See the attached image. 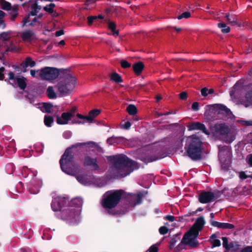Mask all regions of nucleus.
Listing matches in <instances>:
<instances>
[{
  "label": "nucleus",
  "mask_w": 252,
  "mask_h": 252,
  "mask_svg": "<svg viewBox=\"0 0 252 252\" xmlns=\"http://www.w3.org/2000/svg\"><path fill=\"white\" fill-rule=\"evenodd\" d=\"M204 220L202 217L198 218L189 231L186 233L179 247L183 246L184 244L189 245L191 248L197 247L198 243L196 238L198 235L199 231L201 230L204 224Z\"/></svg>",
  "instance_id": "f257e3e1"
},
{
  "label": "nucleus",
  "mask_w": 252,
  "mask_h": 252,
  "mask_svg": "<svg viewBox=\"0 0 252 252\" xmlns=\"http://www.w3.org/2000/svg\"><path fill=\"white\" fill-rule=\"evenodd\" d=\"M187 155L193 160L201 158L202 142L201 139L195 135L187 138L185 147Z\"/></svg>",
  "instance_id": "f03ea898"
},
{
  "label": "nucleus",
  "mask_w": 252,
  "mask_h": 252,
  "mask_svg": "<svg viewBox=\"0 0 252 252\" xmlns=\"http://www.w3.org/2000/svg\"><path fill=\"white\" fill-rule=\"evenodd\" d=\"M115 170L121 177L128 175L132 171L133 162L125 156H119L114 158Z\"/></svg>",
  "instance_id": "7ed1b4c3"
},
{
  "label": "nucleus",
  "mask_w": 252,
  "mask_h": 252,
  "mask_svg": "<svg viewBox=\"0 0 252 252\" xmlns=\"http://www.w3.org/2000/svg\"><path fill=\"white\" fill-rule=\"evenodd\" d=\"M125 196V192L122 189L108 191L103 196L101 202L102 205L105 208H113Z\"/></svg>",
  "instance_id": "20e7f679"
},
{
  "label": "nucleus",
  "mask_w": 252,
  "mask_h": 252,
  "mask_svg": "<svg viewBox=\"0 0 252 252\" xmlns=\"http://www.w3.org/2000/svg\"><path fill=\"white\" fill-rule=\"evenodd\" d=\"M78 81L69 68L64 69V96L71 95L76 90Z\"/></svg>",
  "instance_id": "39448f33"
},
{
  "label": "nucleus",
  "mask_w": 252,
  "mask_h": 252,
  "mask_svg": "<svg viewBox=\"0 0 252 252\" xmlns=\"http://www.w3.org/2000/svg\"><path fill=\"white\" fill-rule=\"evenodd\" d=\"M39 76L42 80L51 82L57 79L59 74V70L58 68L53 67L46 66L38 70Z\"/></svg>",
  "instance_id": "423d86ee"
},
{
  "label": "nucleus",
  "mask_w": 252,
  "mask_h": 252,
  "mask_svg": "<svg viewBox=\"0 0 252 252\" xmlns=\"http://www.w3.org/2000/svg\"><path fill=\"white\" fill-rule=\"evenodd\" d=\"M8 75L9 84L11 85L14 88L16 87L17 86L22 90L25 89L27 87V83L26 82V78L25 77L23 76L21 77H16L14 73L11 71L8 73Z\"/></svg>",
  "instance_id": "0eeeda50"
},
{
  "label": "nucleus",
  "mask_w": 252,
  "mask_h": 252,
  "mask_svg": "<svg viewBox=\"0 0 252 252\" xmlns=\"http://www.w3.org/2000/svg\"><path fill=\"white\" fill-rule=\"evenodd\" d=\"M53 200L51 203V208L53 211L56 213L57 217L61 219H63V214L62 209V204L63 203V197L53 196Z\"/></svg>",
  "instance_id": "6e6552de"
},
{
  "label": "nucleus",
  "mask_w": 252,
  "mask_h": 252,
  "mask_svg": "<svg viewBox=\"0 0 252 252\" xmlns=\"http://www.w3.org/2000/svg\"><path fill=\"white\" fill-rule=\"evenodd\" d=\"M213 129L217 134L222 135L227 134L229 131L228 126L222 123L216 124L213 127Z\"/></svg>",
  "instance_id": "1a4fd4ad"
},
{
  "label": "nucleus",
  "mask_w": 252,
  "mask_h": 252,
  "mask_svg": "<svg viewBox=\"0 0 252 252\" xmlns=\"http://www.w3.org/2000/svg\"><path fill=\"white\" fill-rule=\"evenodd\" d=\"M214 194L211 192H204L199 194V200L202 203H207L213 200Z\"/></svg>",
  "instance_id": "9d476101"
},
{
  "label": "nucleus",
  "mask_w": 252,
  "mask_h": 252,
  "mask_svg": "<svg viewBox=\"0 0 252 252\" xmlns=\"http://www.w3.org/2000/svg\"><path fill=\"white\" fill-rule=\"evenodd\" d=\"M42 181L41 180H37L36 182L32 180L30 186L29 187V191L32 194H36L39 191V188L41 187Z\"/></svg>",
  "instance_id": "9b49d317"
},
{
  "label": "nucleus",
  "mask_w": 252,
  "mask_h": 252,
  "mask_svg": "<svg viewBox=\"0 0 252 252\" xmlns=\"http://www.w3.org/2000/svg\"><path fill=\"white\" fill-rule=\"evenodd\" d=\"M189 130H201L206 134H210L205 125L199 122H195L190 124L189 126Z\"/></svg>",
  "instance_id": "f8f14e48"
},
{
  "label": "nucleus",
  "mask_w": 252,
  "mask_h": 252,
  "mask_svg": "<svg viewBox=\"0 0 252 252\" xmlns=\"http://www.w3.org/2000/svg\"><path fill=\"white\" fill-rule=\"evenodd\" d=\"M76 111V107H73L70 110H66V112H64V125L69 123V121L74 117Z\"/></svg>",
  "instance_id": "ddd939ff"
},
{
  "label": "nucleus",
  "mask_w": 252,
  "mask_h": 252,
  "mask_svg": "<svg viewBox=\"0 0 252 252\" xmlns=\"http://www.w3.org/2000/svg\"><path fill=\"white\" fill-rule=\"evenodd\" d=\"M36 64L35 61H32L30 57H27L24 61H23L20 64L21 66L22 67L23 72H27V67L30 66L31 67H34Z\"/></svg>",
  "instance_id": "4468645a"
},
{
  "label": "nucleus",
  "mask_w": 252,
  "mask_h": 252,
  "mask_svg": "<svg viewBox=\"0 0 252 252\" xmlns=\"http://www.w3.org/2000/svg\"><path fill=\"white\" fill-rule=\"evenodd\" d=\"M84 164L86 165L90 166L93 170H96L98 169V165L96 163L95 158H91L90 157H87L84 159Z\"/></svg>",
  "instance_id": "2eb2a0df"
},
{
  "label": "nucleus",
  "mask_w": 252,
  "mask_h": 252,
  "mask_svg": "<svg viewBox=\"0 0 252 252\" xmlns=\"http://www.w3.org/2000/svg\"><path fill=\"white\" fill-rule=\"evenodd\" d=\"M211 224L215 226L220 228L223 229H232L234 227V225L230 223L220 222L218 221L212 220Z\"/></svg>",
  "instance_id": "dca6fc26"
},
{
  "label": "nucleus",
  "mask_w": 252,
  "mask_h": 252,
  "mask_svg": "<svg viewBox=\"0 0 252 252\" xmlns=\"http://www.w3.org/2000/svg\"><path fill=\"white\" fill-rule=\"evenodd\" d=\"M216 112L224 115H228L230 111L226 106L222 104H217L215 107Z\"/></svg>",
  "instance_id": "f3484780"
},
{
  "label": "nucleus",
  "mask_w": 252,
  "mask_h": 252,
  "mask_svg": "<svg viewBox=\"0 0 252 252\" xmlns=\"http://www.w3.org/2000/svg\"><path fill=\"white\" fill-rule=\"evenodd\" d=\"M132 68L135 74L137 75H139L144 69V64L142 62H139L133 64Z\"/></svg>",
  "instance_id": "a211bd4d"
},
{
  "label": "nucleus",
  "mask_w": 252,
  "mask_h": 252,
  "mask_svg": "<svg viewBox=\"0 0 252 252\" xmlns=\"http://www.w3.org/2000/svg\"><path fill=\"white\" fill-rule=\"evenodd\" d=\"M100 112L99 109H94L91 111L86 117L87 121L89 123L92 122L95 117L99 115Z\"/></svg>",
  "instance_id": "6ab92c4d"
},
{
  "label": "nucleus",
  "mask_w": 252,
  "mask_h": 252,
  "mask_svg": "<svg viewBox=\"0 0 252 252\" xmlns=\"http://www.w3.org/2000/svg\"><path fill=\"white\" fill-rule=\"evenodd\" d=\"M34 35V32L32 30H28L24 32L22 34V38L24 41L32 40V38Z\"/></svg>",
  "instance_id": "aec40b11"
},
{
  "label": "nucleus",
  "mask_w": 252,
  "mask_h": 252,
  "mask_svg": "<svg viewBox=\"0 0 252 252\" xmlns=\"http://www.w3.org/2000/svg\"><path fill=\"white\" fill-rule=\"evenodd\" d=\"M129 197L128 198L130 199L131 201H132L134 205L139 203L141 201L142 198L143 197V194L141 193H139L137 194H128Z\"/></svg>",
  "instance_id": "412c9836"
},
{
  "label": "nucleus",
  "mask_w": 252,
  "mask_h": 252,
  "mask_svg": "<svg viewBox=\"0 0 252 252\" xmlns=\"http://www.w3.org/2000/svg\"><path fill=\"white\" fill-rule=\"evenodd\" d=\"M225 17L228 23L232 26H235L238 24L237 17L235 15L227 13L225 14Z\"/></svg>",
  "instance_id": "4be33fe9"
},
{
  "label": "nucleus",
  "mask_w": 252,
  "mask_h": 252,
  "mask_svg": "<svg viewBox=\"0 0 252 252\" xmlns=\"http://www.w3.org/2000/svg\"><path fill=\"white\" fill-rule=\"evenodd\" d=\"M108 28L112 32V35L117 36L119 35V30H116V24L111 21L108 22Z\"/></svg>",
  "instance_id": "5701e85b"
},
{
  "label": "nucleus",
  "mask_w": 252,
  "mask_h": 252,
  "mask_svg": "<svg viewBox=\"0 0 252 252\" xmlns=\"http://www.w3.org/2000/svg\"><path fill=\"white\" fill-rule=\"evenodd\" d=\"M53 107V104L50 102H44L41 107V110L46 113H50L51 112V109Z\"/></svg>",
  "instance_id": "b1692460"
},
{
  "label": "nucleus",
  "mask_w": 252,
  "mask_h": 252,
  "mask_svg": "<svg viewBox=\"0 0 252 252\" xmlns=\"http://www.w3.org/2000/svg\"><path fill=\"white\" fill-rule=\"evenodd\" d=\"M47 95L50 99H54L57 97V95L52 87L49 86L47 89Z\"/></svg>",
  "instance_id": "393cba45"
},
{
  "label": "nucleus",
  "mask_w": 252,
  "mask_h": 252,
  "mask_svg": "<svg viewBox=\"0 0 252 252\" xmlns=\"http://www.w3.org/2000/svg\"><path fill=\"white\" fill-rule=\"evenodd\" d=\"M54 122L53 118L51 116L46 115L44 116V123L48 127H51Z\"/></svg>",
  "instance_id": "a878e982"
},
{
  "label": "nucleus",
  "mask_w": 252,
  "mask_h": 252,
  "mask_svg": "<svg viewBox=\"0 0 252 252\" xmlns=\"http://www.w3.org/2000/svg\"><path fill=\"white\" fill-rule=\"evenodd\" d=\"M0 5L1 8L4 10H10L12 9L11 3L5 0L1 1Z\"/></svg>",
  "instance_id": "bb28decb"
},
{
  "label": "nucleus",
  "mask_w": 252,
  "mask_h": 252,
  "mask_svg": "<svg viewBox=\"0 0 252 252\" xmlns=\"http://www.w3.org/2000/svg\"><path fill=\"white\" fill-rule=\"evenodd\" d=\"M239 249V245L237 242H233L229 244V246L226 250L231 251H237Z\"/></svg>",
  "instance_id": "cd10ccee"
},
{
  "label": "nucleus",
  "mask_w": 252,
  "mask_h": 252,
  "mask_svg": "<svg viewBox=\"0 0 252 252\" xmlns=\"http://www.w3.org/2000/svg\"><path fill=\"white\" fill-rule=\"evenodd\" d=\"M216 236L213 235L211 237L212 247H218L220 245V242L219 240L216 239Z\"/></svg>",
  "instance_id": "c85d7f7f"
},
{
  "label": "nucleus",
  "mask_w": 252,
  "mask_h": 252,
  "mask_svg": "<svg viewBox=\"0 0 252 252\" xmlns=\"http://www.w3.org/2000/svg\"><path fill=\"white\" fill-rule=\"evenodd\" d=\"M110 78L111 80L117 83H120L122 82L120 75L116 72L112 73L110 76Z\"/></svg>",
  "instance_id": "c756f323"
},
{
  "label": "nucleus",
  "mask_w": 252,
  "mask_h": 252,
  "mask_svg": "<svg viewBox=\"0 0 252 252\" xmlns=\"http://www.w3.org/2000/svg\"><path fill=\"white\" fill-rule=\"evenodd\" d=\"M158 159V157L155 156H147L145 157H143L141 158V160L143 161L145 163H149L150 162H152L155 161Z\"/></svg>",
  "instance_id": "7c9ffc66"
},
{
  "label": "nucleus",
  "mask_w": 252,
  "mask_h": 252,
  "mask_svg": "<svg viewBox=\"0 0 252 252\" xmlns=\"http://www.w3.org/2000/svg\"><path fill=\"white\" fill-rule=\"evenodd\" d=\"M126 110L129 115H134L137 113V108L134 105H129Z\"/></svg>",
  "instance_id": "2f4dec72"
},
{
  "label": "nucleus",
  "mask_w": 252,
  "mask_h": 252,
  "mask_svg": "<svg viewBox=\"0 0 252 252\" xmlns=\"http://www.w3.org/2000/svg\"><path fill=\"white\" fill-rule=\"evenodd\" d=\"M218 27L222 29L221 31L224 33H228L230 32V28L227 27L226 25L223 22L219 23L218 24Z\"/></svg>",
  "instance_id": "473e14b6"
},
{
  "label": "nucleus",
  "mask_w": 252,
  "mask_h": 252,
  "mask_svg": "<svg viewBox=\"0 0 252 252\" xmlns=\"http://www.w3.org/2000/svg\"><path fill=\"white\" fill-rule=\"evenodd\" d=\"M12 11L10 13L11 16L10 19L11 21H14L18 16V8L17 7L12 8Z\"/></svg>",
  "instance_id": "72a5a7b5"
},
{
  "label": "nucleus",
  "mask_w": 252,
  "mask_h": 252,
  "mask_svg": "<svg viewBox=\"0 0 252 252\" xmlns=\"http://www.w3.org/2000/svg\"><path fill=\"white\" fill-rule=\"evenodd\" d=\"M38 8V5H37V4L36 3L33 4L32 5V11H30L29 14L31 16L37 15V14L38 13V11H37Z\"/></svg>",
  "instance_id": "f704fd0d"
},
{
  "label": "nucleus",
  "mask_w": 252,
  "mask_h": 252,
  "mask_svg": "<svg viewBox=\"0 0 252 252\" xmlns=\"http://www.w3.org/2000/svg\"><path fill=\"white\" fill-rule=\"evenodd\" d=\"M95 3L94 0H86L85 3V7L84 9H91L93 8L94 7L92 6Z\"/></svg>",
  "instance_id": "c9c22d12"
},
{
  "label": "nucleus",
  "mask_w": 252,
  "mask_h": 252,
  "mask_svg": "<svg viewBox=\"0 0 252 252\" xmlns=\"http://www.w3.org/2000/svg\"><path fill=\"white\" fill-rule=\"evenodd\" d=\"M55 6V4L53 3H51L49 5H46L44 7V10L50 13H52L53 12V8Z\"/></svg>",
  "instance_id": "e433bc0d"
},
{
  "label": "nucleus",
  "mask_w": 252,
  "mask_h": 252,
  "mask_svg": "<svg viewBox=\"0 0 252 252\" xmlns=\"http://www.w3.org/2000/svg\"><path fill=\"white\" fill-rule=\"evenodd\" d=\"M21 174L22 175V176L24 177V178H26L29 173H30V169L29 168H28V167H26V166H24L22 167V169H21Z\"/></svg>",
  "instance_id": "4c0bfd02"
},
{
  "label": "nucleus",
  "mask_w": 252,
  "mask_h": 252,
  "mask_svg": "<svg viewBox=\"0 0 252 252\" xmlns=\"http://www.w3.org/2000/svg\"><path fill=\"white\" fill-rule=\"evenodd\" d=\"M190 17V13L189 12H185L180 15H179L177 18L180 20L182 18H188Z\"/></svg>",
  "instance_id": "58836bf2"
},
{
  "label": "nucleus",
  "mask_w": 252,
  "mask_h": 252,
  "mask_svg": "<svg viewBox=\"0 0 252 252\" xmlns=\"http://www.w3.org/2000/svg\"><path fill=\"white\" fill-rule=\"evenodd\" d=\"M69 153V150L66 149L65 150V153L64 154V156H65V162H66L67 161H70V159L72 158V156L71 155H68Z\"/></svg>",
  "instance_id": "ea45409f"
},
{
  "label": "nucleus",
  "mask_w": 252,
  "mask_h": 252,
  "mask_svg": "<svg viewBox=\"0 0 252 252\" xmlns=\"http://www.w3.org/2000/svg\"><path fill=\"white\" fill-rule=\"evenodd\" d=\"M121 65L124 68H126L130 67V64L125 60H122L121 61Z\"/></svg>",
  "instance_id": "a19ab883"
},
{
  "label": "nucleus",
  "mask_w": 252,
  "mask_h": 252,
  "mask_svg": "<svg viewBox=\"0 0 252 252\" xmlns=\"http://www.w3.org/2000/svg\"><path fill=\"white\" fill-rule=\"evenodd\" d=\"M241 124L245 126H252V120L241 121Z\"/></svg>",
  "instance_id": "79ce46f5"
},
{
  "label": "nucleus",
  "mask_w": 252,
  "mask_h": 252,
  "mask_svg": "<svg viewBox=\"0 0 252 252\" xmlns=\"http://www.w3.org/2000/svg\"><path fill=\"white\" fill-rule=\"evenodd\" d=\"M8 33L6 32H3L0 34V36L2 38L4 41H7L9 40V37H8Z\"/></svg>",
  "instance_id": "37998d69"
},
{
  "label": "nucleus",
  "mask_w": 252,
  "mask_h": 252,
  "mask_svg": "<svg viewBox=\"0 0 252 252\" xmlns=\"http://www.w3.org/2000/svg\"><path fill=\"white\" fill-rule=\"evenodd\" d=\"M56 122L58 124L63 125V113L61 114V116H57Z\"/></svg>",
  "instance_id": "c03bdc74"
},
{
  "label": "nucleus",
  "mask_w": 252,
  "mask_h": 252,
  "mask_svg": "<svg viewBox=\"0 0 252 252\" xmlns=\"http://www.w3.org/2000/svg\"><path fill=\"white\" fill-rule=\"evenodd\" d=\"M88 23L91 26L94 21L97 19V16H89L88 17Z\"/></svg>",
  "instance_id": "a18cd8bd"
},
{
  "label": "nucleus",
  "mask_w": 252,
  "mask_h": 252,
  "mask_svg": "<svg viewBox=\"0 0 252 252\" xmlns=\"http://www.w3.org/2000/svg\"><path fill=\"white\" fill-rule=\"evenodd\" d=\"M222 240L223 247H224L226 249H227L228 247L229 246V244H228L227 238L226 237H222Z\"/></svg>",
  "instance_id": "49530a36"
},
{
  "label": "nucleus",
  "mask_w": 252,
  "mask_h": 252,
  "mask_svg": "<svg viewBox=\"0 0 252 252\" xmlns=\"http://www.w3.org/2000/svg\"><path fill=\"white\" fill-rule=\"evenodd\" d=\"M159 232L161 234H165L168 232V228L165 226H161L159 229Z\"/></svg>",
  "instance_id": "de8ad7c7"
},
{
  "label": "nucleus",
  "mask_w": 252,
  "mask_h": 252,
  "mask_svg": "<svg viewBox=\"0 0 252 252\" xmlns=\"http://www.w3.org/2000/svg\"><path fill=\"white\" fill-rule=\"evenodd\" d=\"M5 70V68L4 67H0V80H3L4 78V74L3 72Z\"/></svg>",
  "instance_id": "09e8293b"
},
{
  "label": "nucleus",
  "mask_w": 252,
  "mask_h": 252,
  "mask_svg": "<svg viewBox=\"0 0 252 252\" xmlns=\"http://www.w3.org/2000/svg\"><path fill=\"white\" fill-rule=\"evenodd\" d=\"M179 95H180V98L181 99L185 100L187 98L188 94L186 92H183L180 94Z\"/></svg>",
  "instance_id": "8fccbe9b"
},
{
  "label": "nucleus",
  "mask_w": 252,
  "mask_h": 252,
  "mask_svg": "<svg viewBox=\"0 0 252 252\" xmlns=\"http://www.w3.org/2000/svg\"><path fill=\"white\" fill-rule=\"evenodd\" d=\"M115 10V8L114 7L107 8L105 10V12L108 14H111Z\"/></svg>",
  "instance_id": "3c124183"
},
{
  "label": "nucleus",
  "mask_w": 252,
  "mask_h": 252,
  "mask_svg": "<svg viewBox=\"0 0 252 252\" xmlns=\"http://www.w3.org/2000/svg\"><path fill=\"white\" fill-rule=\"evenodd\" d=\"M208 89L206 88H204L201 89V94L204 96H206L208 95Z\"/></svg>",
  "instance_id": "603ef678"
},
{
  "label": "nucleus",
  "mask_w": 252,
  "mask_h": 252,
  "mask_svg": "<svg viewBox=\"0 0 252 252\" xmlns=\"http://www.w3.org/2000/svg\"><path fill=\"white\" fill-rule=\"evenodd\" d=\"M241 252H252V246H248L241 251Z\"/></svg>",
  "instance_id": "864d4df0"
},
{
  "label": "nucleus",
  "mask_w": 252,
  "mask_h": 252,
  "mask_svg": "<svg viewBox=\"0 0 252 252\" xmlns=\"http://www.w3.org/2000/svg\"><path fill=\"white\" fill-rule=\"evenodd\" d=\"M158 248L155 246H152L148 250L149 252H158Z\"/></svg>",
  "instance_id": "5fc2aeb1"
},
{
  "label": "nucleus",
  "mask_w": 252,
  "mask_h": 252,
  "mask_svg": "<svg viewBox=\"0 0 252 252\" xmlns=\"http://www.w3.org/2000/svg\"><path fill=\"white\" fill-rule=\"evenodd\" d=\"M30 15L29 14L28 16H26L23 20V26H25L28 22H29V18H30Z\"/></svg>",
  "instance_id": "6e6d98bb"
},
{
  "label": "nucleus",
  "mask_w": 252,
  "mask_h": 252,
  "mask_svg": "<svg viewBox=\"0 0 252 252\" xmlns=\"http://www.w3.org/2000/svg\"><path fill=\"white\" fill-rule=\"evenodd\" d=\"M191 107L194 110H197L198 109V103L196 102H193Z\"/></svg>",
  "instance_id": "4d7b16f0"
},
{
  "label": "nucleus",
  "mask_w": 252,
  "mask_h": 252,
  "mask_svg": "<svg viewBox=\"0 0 252 252\" xmlns=\"http://www.w3.org/2000/svg\"><path fill=\"white\" fill-rule=\"evenodd\" d=\"M239 177L241 179H245L247 178V176L246 175L244 172H240L239 173Z\"/></svg>",
  "instance_id": "13d9d810"
},
{
  "label": "nucleus",
  "mask_w": 252,
  "mask_h": 252,
  "mask_svg": "<svg viewBox=\"0 0 252 252\" xmlns=\"http://www.w3.org/2000/svg\"><path fill=\"white\" fill-rule=\"evenodd\" d=\"M131 126V124L129 122H126L125 125L123 126V128L127 129H128Z\"/></svg>",
  "instance_id": "bf43d9fd"
},
{
  "label": "nucleus",
  "mask_w": 252,
  "mask_h": 252,
  "mask_svg": "<svg viewBox=\"0 0 252 252\" xmlns=\"http://www.w3.org/2000/svg\"><path fill=\"white\" fill-rule=\"evenodd\" d=\"M62 35H63V29H61L59 31H56L55 32V35L57 37L60 36Z\"/></svg>",
  "instance_id": "052dcab7"
},
{
  "label": "nucleus",
  "mask_w": 252,
  "mask_h": 252,
  "mask_svg": "<svg viewBox=\"0 0 252 252\" xmlns=\"http://www.w3.org/2000/svg\"><path fill=\"white\" fill-rule=\"evenodd\" d=\"M60 167L62 171H63V155H62L59 161Z\"/></svg>",
  "instance_id": "680f3d73"
},
{
  "label": "nucleus",
  "mask_w": 252,
  "mask_h": 252,
  "mask_svg": "<svg viewBox=\"0 0 252 252\" xmlns=\"http://www.w3.org/2000/svg\"><path fill=\"white\" fill-rule=\"evenodd\" d=\"M38 21H37V18L36 17H34L32 20V22L29 24V25L31 26H33L34 25H35V23L36 22H38Z\"/></svg>",
  "instance_id": "e2e57ef3"
},
{
  "label": "nucleus",
  "mask_w": 252,
  "mask_h": 252,
  "mask_svg": "<svg viewBox=\"0 0 252 252\" xmlns=\"http://www.w3.org/2000/svg\"><path fill=\"white\" fill-rule=\"evenodd\" d=\"M166 219L170 221H173L175 220V218L174 216H167L166 217Z\"/></svg>",
  "instance_id": "0e129e2a"
},
{
  "label": "nucleus",
  "mask_w": 252,
  "mask_h": 252,
  "mask_svg": "<svg viewBox=\"0 0 252 252\" xmlns=\"http://www.w3.org/2000/svg\"><path fill=\"white\" fill-rule=\"evenodd\" d=\"M5 15V13L3 11L0 10V22H3L2 19L4 17Z\"/></svg>",
  "instance_id": "69168bd1"
},
{
  "label": "nucleus",
  "mask_w": 252,
  "mask_h": 252,
  "mask_svg": "<svg viewBox=\"0 0 252 252\" xmlns=\"http://www.w3.org/2000/svg\"><path fill=\"white\" fill-rule=\"evenodd\" d=\"M248 163H249V164L251 166H252V155H250L248 157Z\"/></svg>",
  "instance_id": "338daca9"
},
{
  "label": "nucleus",
  "mask_w": 252,
  "mask_h": 252,
  "mask_svg": "<svg viewBox=\"0 0 252 252\" xmlns=\"http://www.w3.org/2000/svg\"><path fill=\"white\" fill-rule=\"evenodd\" d=\"M76 116L79 119H86V117H87V116H83L80 114H77Z\"/></svg>",
  "instance_id": "774afa93"
}]
</instances>
